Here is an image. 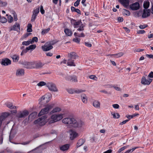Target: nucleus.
<instances>
[{
    "label": "nucleus",
    "mask_w": 153,
    "mask_h": 153,
    "mask_svg": "<svg viewBox=\"0 0 153 153\" xmlns=\"http://www.w3.org/2000/svg\"><path fill=\"white\" fill-rule=\"evenodd\" d=\"M13 61L14 62H17L19 59V56L16 55H14L12 56Z\"/></svg>",
    "instance_id": "nucleus-34"
},
{
    "label": "nucleus",
    "mask_w": 153,
    "mask_h": 153,
    "mask_svg": "<svg viewBox=\"0 0 153 153\" xmlns=\"http://www.w3.org/2000/svg\"><path fill=\"white\" fill-rule=\"evenodd\" d=\"M85 45L88 47H90L91 46V44L88 42H85Z\"/></svg>",
    "instance_id": "nucleus-63"
},
{
    "label": "nucleus",
    "mask_w": 153,
    "mask_h": 153,
    "mask_svg": "<svg viewBox=\"0 0 153 153\" xmlns=\"http://www.w3.org/2000/svg\"><path fill=\"white\" fill-rule=\"evenodd\" d=\"M140 7V4L138 2L134 3L130 6V8L133 10H136L139 9Z\"/></svg>",
    "instance_id": "nucleus-17"
},
{
    "label": "nucleus",
    "mask_w": 153,
    "mask_h": 153,
    "mask_svg": "<svg viewBox=\"0 0 153 153\" xmlns=\"http://www.w3.org/2000/svg\"><path fill=\"white\" fill-rule=\"evenodd\" d=\"M82 97V99L83 102L84 103H86L88 101V98L86 95L85 94H84Z\"/></svg>",
    "instance_id": "nucleus-33"
},
{
    "label": "nucleus",
    "mask_w": 153,
    "mask_h": 153,
    "mask_svg": "<svg viewBox=\"0 0 153 153\" xmlns=\"http://www.w3.org/2000/svg\"><path fill=\"white\" fill-rule=\"evenodd\" d=\"M81 20H79L76 21L75 20L71 19V25H73L74 28H77L82 23Z\"/></svg>",
    "instance_id": "nucleus-9"
},
{
    "label": "nucleus",
    "mask_w": 153,
    "mask_h": 153,
    "mask_svg": "<svg viewBox=\"0 0 153 153\" xmlns=\"http://www.w3.org/2000/svg\"><path fill=\"white\" fill-rule=\"evenodd\" d=\"M70 135V138L71 140H73L75 138L78 136V134L75 131L71 130L69 131Z\"/></svg>",
    "instance_id": "nucleus-14"
},
{
    "label": "nucleus",
    "mask_w": 153,
    "mask_h": 153,
    "mask_svg": "<svg viewBox=\"0 0 153 153\" xmlns=\"http://www.w3.org/2000/svg\"><path fill=\"white\" fill-rule=\"evenodd\" d=\"M111 114L114 118H118L120 117V114L118 113H111Z\"/></svg>",
    "instance_id": "nucleus-42"
},
{
    "label": "nucleus",
    "mask_w": 153,
    "mask_h": 153,
    "mask_svg": "<svg viewBox=\"0 0 153 153\" xmlns=\"http://www.w3.org/2000/svg\"><path fill=\"white\" fill-rule=\"evenodd\" d=\"M63 114H53L51 116V120L50 122L51 123H54L58 121L62 118Z\"/></svg>",
    "instance_id": "nucleus-4"
},
{
    "label": "nucleus",
    "mask_w": 153,
    "mask_h": 153,
    "mask_svg": "<svg viewBox=\"0 0 153 153\" xmlns=\"http://www.w3.org/2000/svg\"><path fill=\"white\" fill-rule=\"evenodd\" d=\"M38 41V39L37 37H34L33 38L32 40L30 41L32 44H33L34 42H37Z\"/></svg>",
    "instance_id": "nucleus-48"
},
{
    "label": "nucleus",
    "mask_w": 153,
    "mask_h": 153,
    "mask_svg": "<svg viewBox=\"0 0 153 153\" xmlns=\"http://www.w3.org/2000/svg\"><path fill=\"white\" fill-rule=\"evenodd\" d=\"M128 146H124L120 149L117 151V153H120L122 151L125 149Z\"/></svg>",
    "instance_id": "nucleus-49"
},
{
    "label": "nucleus",
    "mask_w": 153,
    "mask_h": 153,
    "mask_svg": "<svg viewBox=\"0 0 153 153\" xmlns=\"http://www.w3.org/2000/svg\"><path fill=\"white\" fill-rule=\"evenodd\" d=\"M145 33V31L143 30H140L137 31V33L139 34H143Z\"/></svg>",
    "instance_id": "nucleus-58"
},
{
    "label": "nucleus",
    "mask_w": 153,
    "mask_h": 153,
    "mask_svg": "<svg viewBox=\"0 0 153 153\" xmlns=\"http://www.w3.org/2000/svg\"><path fill=\"white\" fill-rule=\"evenodd\" d=\"M71 9L72 12H76L78 14H81L80 11L78 9L72 6Z\"/></svg>",
    "instance_id": "nucleus-31"
},
{
    "label": "nucleus",
    "mask_w": 153,
    "mask_h": 153,
    "mask_svg": "<svg viewBox=\"0 0 153 153\" xmlns=\"http://www.w3.org/2000/svg\"><path fill=\"white\" fill-rule=\"evenodd\" d=\"M7 106L10 109H15L16 108L15 106H13V104L11 102H8L6 103Z\"/></svg>",
    "instance_id": "nucleus-29"
},
{
    "label": "nucleus",
    "mask_w": 153,
    "mask_h": 153,
    "mask_svg": "<svg viewBox=\"0 0 153 153\" xmlns=\"http://www.w3.org/2000/svg\"><path fill=\"white\" fill-rule=\"evenodd\" d=\"M27 51L28 50L26 49V48L25 49H23L21 53V56L23 55L24 53H26Z\"/></svg>",
    "instance_id": "nucleus-60"
},
{
    "label": "nucleus",
    "mask_w": 153,
    "mask_h": 153,
    "mask_svg": "<svg viewBox=\"0 0 153 153\" xmlns=\"http://www.w3.org/2000/svg\"><path fill=\"white\" fill-rule=\"evenodd\" d=\"M30 44H32V43L30 40L27 41H24L22 42V45H23L26 46Z\"/></svg>",
    "instance_id": "nucleus-44"
},
{
    "label": "nucleus",
    "mask_w": 153,
    "mask_h": 153,
    "mask_svg": "<svg viewBox=\"0 0 153 153\" xmlns=\"http://www.w3.org/2000/svg\"><path fill=\"white\" fill-rule=\"evenodd\" d=\"M53 104L48 105L45 108L41 110L38 116H41L44 114L48 113L49 111L53 108Z\"/></svg>",
    "instance_id": "nucleus-3"
},
{
    "label": "nucleus",
    "mask_w": 153,
    "mask_h": 153,
    "mask_svg": "<svg viewBox=\"0 0 153 153\" xmlns=\"http://www.w3.org/2000/svg\"><path fill=\"white\" fill-rule=\"evenodd\" d=\"M34 68L39 69L41 68L43 66L42 63L40 62H33Z\"/></svg>",
    "instance_id": "nucleus-22"
},
{
    "label": "nucleus",
    "mask_w": 153,
    "mask_h": 153,
    "mask_svg": "<svg viewBox=\"0 0 153 153\" xmlns=\"http://www.w3.org/2000/svg\"><path fill=\"white\" fill-rule=\"evenodd\" d=\"M123 13L124 15L126 16H129L130 14V13L128 10L125 9H123Z\"/></svg>",
    "instance_id": "nucleus-43"
},
{
    "label": "nucleus",
    "mask_w": 153,
    "mask_h": 153,
    "mask_svg": "<svg viewBox=\"0 0 153 153\" xmlns=\"http://www.w3.org/2000/svg\"><path fill=\"white\" fill-rule=\"evenodd\" d=\"M147 26H148L147 25H140L139 27L140 29H144Z\"/></svg>",
    "instance_id": "nucleus-59"
},
{
    "label": "nucleus",
    "mask_w": 153,
    "mask_h": 153,
    "mask_svg": "<svg viewBox=\"0 0 153 153\" xmlns=\"http://www.w3.org/2000/svg\"><path fill=\"white\" fill-rule=\"evenodd\" d=\"M31 34V33H26L23 35V37L24 38H26L28 37L29 35Z\"/></svg>",
    "instance_id": "nucleus-62"
},
{
    "label": "nucleus",
    "mask_w": 153,
    "mask_h": 153,
    "mask_svg": "<svg viewBox=\"0 0 153 153\" xmlns=\"http://www.w3.org/2000/svg\"><path fill=\"white\" fill-rule=\"evenodd\" d=\"M21 64L24 67L27 69L34 68L33 62H28L26 61H23Z\"/></svg>",
    "instance_id": "nucleus-7"
},
{
    "label": "nucleus",
    "mask_w": 153,
    "mask_h": 153,
    "mask_svg": "<svg viewBox=\"0 0 153 153\" xmlns=\"http://www.w3.org/2000/svg\"><path fill=\"white\" fill-rule=\"evenodd\" d=\"M36 45H30L26 48V49L28 51L30 50H33L35 48Z\"/></svg>",
    "instance_id": "nucleus-36"
},
{
    "label": "nucleus",
    "mask_w": 153,
    "mask_h": 153,
    "mask_svg": "<svg viewBox=\"0 0 153 153\" xmlns=\"http://www.w3.org/2000/svg\"><path fill=\"white\" fill-rule=\"evenodd\" d=\"M13 16L14 20L15 21H16L18 19L17 15L16 13L15 12L13 11Z\"/></svg>",
    "instance_id": "nucleus-50"
},
{
    "label": "nucleus",
    "mask_w": 153,
    "mask_h": 153,
    "mask_svg": "<svg viewBox=\"0 0 153 153\" xmlns=\"http://www.w3.org/2000/svg\"><path fill=\"white\" fill-rule=\"evenodd\" d=\"M150 15V10L149 9L145 10L143 11L142 17L143 18H146Z\"/></svg>",
    "instance_id": "nucleus-21"
},
{
    "label": "nucleus",
    "mask_w": 153,
    "mask_h": 153,
    "mask_svg": "<svg viewBox=\"0 0 153 153\" xmlns=\"http://www.w3.org/2000/svg\"><path fill=\"white\" fill-rule=\"evenodd\" d=\"M54 44L53 42H47L44 45L42 46V50L45 51H48L52 49L53 47L52 46Z\"/></svg>",
    "instance_id": "nucleus-5"
},
{
    "label": "nucleus",
    "mask_w": 153,
    "mask_h": 153,
    "mask_svg": "<svg viewBox=\"0 0 153 153\" xmlns=\"http://www.w3.org/2000/svg\"><path fill=\"white\" fill-rule=\"evenodd\" d=\"M17 29H19L20 30V25L19 24H18L17 23H16L14 25H13L12 27L11 28L10 30H17Z\"/></svg>",
    "instance_id": "nucleus-26"
},
{
    "label": "nucleus",
    "mask_w": 153,
    "mask_h": 153,
    "mask_svg": "<svg viewBox=\"0 0 153 153\" xmlns=\"http://www.w3.org/2000/svg\"><path fill=\"white\" fill-rule=\"evenodd\" d=\"M29 114L28 111L27 110H24L22 111H20L17 115L19 118L24 117Z\"/></svg>",
    "instance_id": "nucleus-12"
},
{
    "label": "nucleus",
    "mask_w": 153,
    "mask_h": 153,
    "mask_svg": "<svg viewBox=\"0 0 153 153\" xmlns=\"http://www.w3.org/2000/svg\"><path fill=\"white\" fill-rule=\"evenodd\" d=\"M46 86L49 90L53 92H58V90L56 85L52 82L47 83Z\"/></svg>",
    "instance_id": "nucleus-6"
},
{
    "label": "nucleus",
    "mask_w": 153,
    "mask_h": 153,
    "mask_svg": "<svg viewBox=\"0 0 153 153\" xmlns=\"http://www.w3.org/2000/svg\"><path fill=\"white\" fill-rule=\"evenodd\" d=\"M152 79L148 78L146 79L145 77H143L142 79L141 82L143 85H148L152 82Z\"/></svg>",
    "instance_id": "nucleus-13"
},
{
    "label": "nucleus",
    "mask_w": 153,
    "mask_h": 153,
    "mask_svg": "<svg viewBox=\"0 0 153 153\" xmlns=\"http://www.w3.org/2000/svg\"><path fill=\"white\" fill-rule=\"evenodd\" d=\"M8 21L10 23H11L13 21V18L11 15L9 16L8 17Z\"/></svg>",
    "instance_id": "nucleus-51"
},
{
    "label": "nucleus",
    "mask_w": 153,
    "mask_h": 153,
    "mask_svg": "<svg viewBox=\"0 0 153 153\" xmlns=\"http://www.w3.org/2000/svg\"><path fill=\"white\" fill-rule=\"evenodd\" d=\"M89 78L91 79L94 80H97V77L95 75H91L89 76Z\"/></svg>",
    "instance_id": "nucleus-52"
},
{
    "label": "nucleus",
    "mask_w": 153,
    "mask_h": 153,
    "mask_svg": "<svg viewBox=\"0 0 153 153\" xmlns=\"http://www.w3.org/2000/svg\"><path fill=\"white\" fill-rule=\"evenodd\" d=\"M46 95L42 96L41 98L39 99V102L40 104L43 105L49 102L47 97H45Z\"/></svg>",
    "instance_id": "nucleus-15"
},
{
    "label": "nucleus",
    "mask_w": 153,
    "mask_h": 153,
    "mask_svg": "<svg viewBox=\"0 0 153 153\" xmlns=\"http://www.w3.org/2000/svg\"><path fill=\"white\" fill-rule=\"evenodd\" d=\"M39 7L33 10L31 19V21L32 22H33L35 21L36 19V16H37V15L39 13Z\"/></svg>",
    "instance_id": "nucleus-11"
},
{
    "label": "nucleus",
    "mask_w": 153,
    "mask_h": 153,
    "mask_svg": "<svg viewBox=\"0 0 153 153\" xmlns=\"http://www.w3.org/2000/svg\"><path fill=\"white\" fill-rule=\"evenodd\" d=\"M70 145L68 144H66L61 146L60 147V149L63 151H66L69 148Z\"/></svg>",
    "instance_id": "nucleus-25"
},
{
    "label": "nucleus",
    "mask_w": 153,
    "mask_h": 153,
    "mask_svg": "<svg viewBox=\"0 0 153 153\" xmlns=\"http://www.w3.org/2000/svg\"><path fill=\"white\" fill-rule=\"evenodd\" d=\"M24 70L22 68L19 69L17 70L16 72V75L17 76H20L24 75Z\"/></svg>",
    "instance_id": "nucleus-18"
},
{
    "label": "nucleus",
    "mask_w": 153,
    "mask_h": 153,
    "mask_svg": "<svg viewBox=\"0 0 153 153\" xmlns=\"http://www.w3.org/2000/svg\"><path fill=\"white\" fill-rule=\"evenodd\" d=\"M31 140H29L26 142H23L22 143H21V144L23 145H27L29 144L30 142H31Z\"/></svg>",
    "instance_id": "nucleus-53"
},
{
    "label": "nucleus",
    "mask_w": 153,
    "mask_h": 153,
    "mask_svg": "<svg viewBox=\"0 0 153 153\" xmlns=\"http://www.w3.org/2000/svg\"><path fill=\"white\" fill-rule=\"evenodd\" d=\"M7 22V19L4 17H1L0 19V22L2 23H5Z\"/></svg>",
    "instance_id": "nucleus-46"
},
{
    "label": "nucleus",
    "mask_w": 153,
    "mask_h": 153,
    "mask_svg": "<svg viewBox=\"0 0 153 153\" xmlns=\"http://www.w3.org/2000/svg\"><path fill=\"white\" fill-rule=\"evenodd\" d=\"M80 39L79 38H74L73 39V41L77 43H79V42L80 41Z\"/></svg>",
    "instance_id": "nucleus-54"
},
{
    "label": "nucleus",
    "mask_w": 153,
    "mask_h": 153,
    "mask_svg": "<svg viewBox=\"0 0 153 153\" xmlns=\"http://www.w3.org/2000/svg\"><path fill=\"white\" fill-rule=\"evenodd\" d=\"M80 1V0H77L74 3V5L75 7L78 6L79 4V2Z\"/></svg>",
    "instance_id": "nucleus-57"
},
{
    "label": "nucleus",
    "mask_w": 153,
    "mask_h": 153,
    "mask_svg": "<svg viewBox=\"0 0 153 153\" xmlns=\"http://www.w3.org/2000/svg\"><path fill=\"white\" fill-rule=\"evenodd\" d=\"M113 107L114 108H118L119 106L118 104H114L112 105Z\"/></svg>",
    "instance_id": "nucleus-61"
},
{
    "label": "nucleus",
    "mask_w": 153,
    "mask_h": 153,
    "mask_svg": "<svg viewBox=\"0 0 153 153\" xmlns=\"http://www.w3.org/2000/svg\"><path fill=\"white\" fill-rule=\"evenodd\" d=\"M61 110V109L60 108L57 107L53 108L51 111V112L52 113H55L58 111H59Z\"/></svg>",
    "instance_id": "nucleus-40"
},
{
    "label": "nucleus",
    "mask_w": 153,
    "mask_h": 153,
    "mask_svg": "<svg viewBox=\"0 0 153 153\" xmlns=\"http://www.w3.org/2000/svg\"><path fill=\"white\" fill-rule=\"evenodd\" d=\"M40 11L41 13L42 14H43L45 13V10L43 9V7L42 5H41L40 6Z\"/></svg>",
    "instance_id": "nucleus-56"
},
{
    "label": "nucleus",
    "mask_w": 153,
    "mask_h": 153,
    "mask_svg": "<svg viewBox=\"0 0 153 153\" xmlns=\"http://www.w3.org/2000/svg\"><path fill=\"white\" fill-rule=\"evenodd\" d=\"M11 64V61L7 58H5L2 60L1 64L4 65H8Z\"/></svg>",
    "instance_id": "nucleus-19"
},
{
    "label": "nucleus",
    "mask_w": 153,
    "mask_h": 153,
    "mask_svg": "<svg viewBox=\"0 0 153 153\" xmlns=\"http://www.w3.org/2000/svg\"><path fill=\"white\" fill-rule=\"evenodd\" d=\"M149 2L148 1H145L143 5L144 8L146 9L148 8L149 7Z\"/></svg>",
    "instance_id": "nucleus-32"
},
{
    "label": "nucleus",
    "mask_w": 153,
    "mask_h": 153,
    "mask_svg": "<svg viewBox=\"0 0 153 153\" xmlns=\"http://www.w3.org/2000/svg\"><path fill=\"white\" fill-rule=\"evenodd\" d=\"M74 35L76 36H78L79 37H84L85 35L83 33H82L81 34L78 33H77L75 32Z\"/></svg>",
    "instance_id": "nucleus-37"
},
{
    "label": "nucleus",
    "mask_w": 153,
    "mask_h": 153,
    "mask_svg": "<svg viewBox=\"0 0 153 153\" xmlns=\"http://www.w3.org/2000/svg\"><path fill=\"white\" fill-rule=\"evenodd\" d=\"M78 57V56L77 54L74 52H72L68 53V57L69 58L68 59V65L70 66H75L76 65L74 63V60L73 59H76Z\"/></svg>",
    "instance_id": "nucleus-2"
},
{
    "label": "nucleus",
    "mask_w": 153,
    "mask_h": 153,
    "mask_svg": "<svg viewBox=\"0 0 153 153\" xmlns=\"http://www.w3.org/2000/svg\"><path fill=\"white\" fill-rule=\"evenodd\" d=\"M45 120L44 117H42L41 118H38L37 120H35L34 122V123L35 124L40 126H42L45 123Z\"/></svg>",
    "instance_id": "nucleus-8"
},
{
    "label": "nucleus",
    "mask_w": 153,
    "mask_h": 153,
    "mask_svg": "<svg viewBox=\"0 0 153 153\" xmlns=\"http://www.w3.org/2000/svg\"><path fill=\"white\" fill-rule=\"evenodd\" d=\"M64 32L65 35L68 36H71L72 35V31L68 28H65L64 30Z\"/></svg>",
    "instance_id": "nucleus-24"
},
{
    "label": "nucleus",
    "mask_w": 153,
    "mask_h": 153,
    "mask_svg": "<svg viewBox=\"0 0 153 153\" xmlns=\"http://www.w3.org/2000/svg\"><path fill=\"white\" fill-rule=\"evenodd\" d=\"M85 142V140L82 139H80L78 141L77 144L76 146L78 148L79 147H80V146L82 145Z\"/></svg>",
    "instance_id": "nucleus-28"
},
{
    "label": "nucleus",
    "mask_w": 153,
    "mask_h": 153,
    "mask_svg": "<svg viewBox=\"0 0 153 153\" xmlns=\"http://www.w3.org/2000/svg\"><path fill=\"white\" fill-rule=\"evenodd\" d=\"M8 115V113H5L3 114L0 116V127H1V125L2 121Z\"/></svg>",
    "instance_id": "nucleus-23"
},
{
    "label": "nucleus",
    "mask_w": 153,
    "mask_h": 153,
    "mask_svg": "<svg viewBox=\"0 0 153 153\" xmlns=\"http://www.w3.org/2000/svg\"><path fill=\"white\" fill-rule=\"evenodd\" d=\"M32 25L30 24H28L27 26V31L28 32H30L32 31Z\"/></svg>",
    "instance_id": "nucleus-35"
},
{
    "label": "nucleus",
    "mask_w": 153,
    "mask_h": 153,
    "mask_svg": "<svg viewBox=\"0 0 153 153\" xmlns=\"http://www.w3.org/2000/svg\"><path fill=\"white\" fill-rule=\"evenodd\" d=\"M50 29L49 28H48L46 29H42L41 32V34L42 35H44L48 32L49 31Z\"/></svg>",
    "instance_id": "nucleus-39"
},
{
    "label": "nucleus",
    "mask_w": 153,
    "mask_h": 153,
    "mask_svg": "<svg viewBox=\"0 0 153 153\" xmlns=\"http://www.w3.org/2000/svg\"><path fill=\"white\" fill-rule=\"evenodd\" d=\"M7 4V3L6 2L3 1H2L0 0V7H4L6 6Z\"/></svg>",
    "instance_id": "nucleus-41"
},
{
    "label": "nucleus",
    "mask_w": 153,
    "mask_h": 153,
    "mask_svg": "<svg viewBox=\"0 0 153 153\" xmlns=\"http://www.w3.org/2000/svg\"><path fill=\"white\" fill-rule=\"evenodd\" d=\"M36 113H33L29 116V117L31 116L32 118H34L36 117Z\"/></svg>",
    "instance_id": "nucleus-55"
},
{
    "label": "nucleus",
    "mask_w": 153,
    "mask_h": 153,
    "mask_svg": "<svg viewBox=\"0 0 153 153\" xmlns=\"http://www.w3.org/2000/svg\"><path fill=\"white\" fill-rule=\"evenodd\" d=\"M46 84H47V83H46L44 82L41 81V82H39L37 84V85L38 86H42L45 85H46Z\"/></svg>",
    "instance_id": "nucleus-47"
},
{
    "label": "nucleus",
    "mask_w": 153,
    "mask_h": 153,
    "mask_svg": "<svg viewBox=\"0 0 153 153\" xmlns=\"http://www.w3.org/2000/svg\"><path fill=\"white\" fill-rule=\"evenodd\" d=\"M138 147H134L132 149H129L126 151L124 153H129L130 152H133L135 149H136L138 148Z\"/></svg>",
    "instance_id": "nucleus-45"
},
{
    "label": "nucleus",
    "mask_w": 153,
    "mask_h": 153,
    "mask_svg": "<svg viewBox=\"0 0 153 153\" xmlns=\"http://www.w3.org/2000/svg\"><path fill=\"white\" fill-rule=\"evenodd\" d=\"M126 8H127L129 5V0H118Z\"/></svg>",
    "instance_id": "nucleus-20"
},
{
    "label": "nucleus",
    "mask_w": 153,
    "mask_h": 153,
    "mask_svg": "<svg viewBox=\"0 0 153 153\" xmlns=\"http://www.w3.org/2000/svg\"><path fill=\"white\" fill-rule=\"evenodd\" d=\"M65 79L68 81H70L73 82H77V77L76 76H67L65 77Z\"/></svg>",
    "instance_id": "nucleus-16"
},
{
    "label": "nucleus",
    "mask_w": 153,
    "mask_h": 153,
    "mask_svg": "<svg viewBox=\"0 0 153 153\" xmlns=\"http://www.w3.org/2000/svg\"><path fill=\"white\" fill-rule=\"evenodd\" d=\"M93 106L97 108H100V103L98 100H95L93 103Z\"/></svg>",
    "instance_id": "nucleus-27"
},
{
    "label": "nucleus",
    "mask_w": 153,
    "mask_h": 153,
    "mask_svg": "<svg viewBox=\"0 0 153 153\" xmlns=\"http://www.w3.org/2000/svg\"><path fill=\"white\" fill-rule=\"evenodd\" d=\"M148 77L153 78V72L151 71L149 74L148 76Z\"/></svg>",
    "instance_id": "nucleus-64"
},
{
    "label": "nucleus",
    "mask_w": 153,
    "mask_h": 153,
    "mask_svg": "<svg viewBox=\"0 0 153 153\" xmlns=\"http://www.w3.org/2000/svg\"><path fill=\"white\" fill-rule=\"evenodd\" d=\"M79 26V28H78L77 30L79 31H83L84 30V27L85 26V24L82 23Z\"/></svg>",
    "instance_id": "nucleus-30"
},
{
    "label": "nucleus",
    "mask_w": 153,
    "mask_h": 153,
    "mask_svg": "<svg viewBox=\"0 0 153 153\" xmlns=\"http://www.w3.org/2000/svg\"><path fill=\"white\" fill-rule=\"evenodd\" d=\"M62 121L65 124H71L74 128L80 127L84 124L83 122L81 120L77 121L73 118H65L63 119Z\"/></svg>",
    "instance_id": "nucleus-1"
},
{
    "label": "nucleus",
    "mask_w": 153,
    "mask_h": 153,
    "mask_svg": "<svg viewBox=\"0 0 153 153\" xmlns=\"http://www.w3.org/2000/svg\"><path fill=\"white\" fill-rule=\"evenodd\" d=\"M123 55V53L122 52L119 53H118L115 54H114L110 55L111 56H114L116 57H119L122 56Z\"/></svg>",
    "instance_id": "nucleus-38"
},
{
    "label": "nucleus",
    "mask_w": 153,
    "mask_h": 153,
    "mask_svg": "<svg viewBox=\"0 0 153 153\" xmlns=\"http://www.w3.org/2000/svg\"><path fill=\"white\" fill-rule=\"evenodd\" d=\"M68 92L70 94H79L80 93L85 92V90L80 89H69L67 90Z\"/></svg>",
    "instance_id": "nucleus-10"
}]
</instances>
